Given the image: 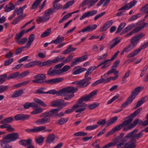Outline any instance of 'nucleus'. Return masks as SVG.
<instances>
[{"mask_svg":"<svg viewBox=\"0 0 148 148\" xmlns=\"http://www.w3.org/2000/svg\"><path fill=\"white\" fill-rule=\"evenodd\" d=\"M78 90L77 87L69 86L64 88L58 91L55 89L51 90L47 92V94H56L58 96H64V99L68 100L73 97L74 96V93L77 92Z\"/></svg>","mask_w":148,"mask_h":148,"instance_id":"f257e3e1","label":"nucleus"},{"mask_svg":"<svg viewBox=\"0 0 148 148\" xmlns=\"http://www.w3.org/2000/svg\"><path fill=\"white\" fill-rule=\"evenodd\" d=\"M142 109V107H140L137 110H136L132 114L127 117L125 118V119H128L127 120H125L123 122L121 123L118 125L115 126L112 129L114 132H116L121 130L123 127L129 125L131 124L133 120V118L136 116L141 111Z\"/></svg>","mask_w":148,"mask_h":148,"instance_id":"f03ea898","label":"nucleus"},{"mask_svg":"<svg viewBox=\"0 0 148 148\" xmlns=\"http://www.w3.org/2000/svg\"><path fill=\"white\" fill-rule=\"evenodd\" d=\"M138 129H135L132 132L127 133L126 135L128 139L130 138L129 140L134 148L136 147V140L142 138L143 136V132H144L142 131V130L136 134L138 132Z\"/></svg>","mask_w":148,"mask_h":148,"instance_id":"7ed1b4c3","label":"nucleus"},{"mask_svg":"<svg viewBox=\"0 0 148 148\" xmlns=\"http://www.w3.org/2000/svg\"><path fill=\"white\" fill-rule=\"evenodd\" d=\"M39 117L42 118L37 120L35 123L37 125H42L49 123L51 118L52 116L50 111L42 113L40 115Z\"/></svg>","mask_w":148,"mask_h":148,"instance_id":"20e7f679","label":"nucleus"},{"mask_svg":"<svg viewBox=\"0 0 148 148\" xmlns=\"http://www.w3.org/2000/svg\"><path fill=\"white\" fill-rule=\"evenodd\" d=\"M54 9L52 8L46 10L44 13V15L38 16L36 21L38 24L41 23H45L48 21L50 18V16L54 12Z\"/></svg>","mask_w":148,"mask_h":148,"instance_id":"39448f33","label":"nucleus"},{"mask_svg":"<svg viewBox=\"0 0 148 148\" xmlns=\"http://www.w3.org/2000/svg\"><path fill=\"white\" fill-rule=\"evenodd\" d=\"M140 124H142L143 126H145L148 125V119L145 121L144 122L138 119H136L135 120L133 123L130 124L126 127H124L123 131H127L129 130H131L134 128L138 123Z\"/></svg>","mask_w":148,"mask_h":148,"instance_id":"423d86ee","label":"nucleus"},{"mask_svg":"<svg viewBox=\"0 0 148 148\" xmlns=\"http://www.w3.org/2000/svg\"><path fill=\"white\" fill-rule=\"evenodd\" d=\"M128 139L126 136L122 139L121 142L117 145L116 148H134L130 140L126 143Z\"/></svg>","mask_w":148,"mask_h":148,"instance_id":"0eeeda50","label":"nucleus"},{"mask_svg":"<svg viewBox=\"0 0 148 148\" xmlns=\"http://www.w3.org/2000/svg\"><path fill=\"white\" fill-rule=\"evenodd\" d=\"M19 137V135L17 132H14L10 134L5 136H3V138L7 143H9L15 141Z\"/></svg>","mask_w":148,"mask_h":148,"instance_id":"6e6552de","label":"nucleus"},{"mask_svg":"<svg viewBox=\"0 0 148 148\" xmlns=\"http://www.w3.org/2000/svg\"><path fill=\"white\" fill-rule=\"evenodd\" d=\"M34 78L35 79L33 80L32 82L33 83L38 84L45 83V80H44V79L46 78V76L44 74H40L35 75Z\"/></svg>","mask_w":148,"mask_h":148,"instance_id":"1a4fd4ad","label":"nucleus"},{"mask_svg":"<svg viewBox=\"0 0 148 148\" xmlns=\"http://www.w3.org/2000/svg\"><path fill=\"white\" fill-rule=\"evenodd\" d=\"M91 79V77H88L87 78H84L80 81H76L75 82L76 84L78 85V87H85L90 84L89 81Z\"/></svg>","mask_w":148,"mask_h":148,"instance_id":"9d476101","label":"nucleus"},{"mask_svg":"<svg viewBox=\"0 0 148 148\" xmlns=\"http://www.w3.org/2000/svg\"><path fill=\"white\" fill-rule=\"evenodd\" d=\"M120 53L119 51L116 52L113 56L112 58L109 60H107L102 62L103 65L101 67L102 69H103L109 66L110 64V61L113 60Z\"/></svg>","mask_w":148,"mask_h":148,"instance_id":"9b49d317","label":"nucleus"},{"mask_svg":"<svg viewBox=\"0 0 148 148\" xmlns=\"http://www.w3.org/2000/svg\"><path fill=\"white\" fill-rule=\"evenodd\" d=\"M97 93L96 90H93L92 92L89 94L86 95L85 96L82 97L79 99V101H88L90 100V99L95 95H96Z\"/></svg>","mask_w":148,"mask_h":148,"instance_id":"f8f14e48","label":"nucleus"},{"mask_svg":"<svg viewBox=\"0 0 148 148\" xmlns=\"http://www.w3.org/2000/svg\"><path fill=\"white\" fill-rule=\"evenodd\" d=\"M60 110V108H56L51 110L50 112L52 117H55L57 118L63 116L64 115V113L62 112L58 113Z\"/></svg>","mask_w":148,"mask_h":148,"instance_id":"ddd939ff","label":"nucleus"},{"mask_svg":"<svg viewBox=\"0 0 148 148\" xmlns=\"http://www.w3.org/2000/svg\"><path fill=\"white\" fill-rule=\"evenodd\" d=\"M29 117V115L28 114H20L16 115L14 119L16 121H25L28 119Z\"/></svg>","mask_w":148,"mask_h":148,"instance_id":"4468645a","label":"nucleus"},{"mask_svg":"<svg viewBox=\"0 0 148 148\" xmlns=\"http://www.w3.org/2000/svg\"><path fill=\"white\" fill-rule=\"evenodd\" d=\"M88 58V56L87 55L83 56L81 57L76 58L75 60L71 63V66L73 67L75 65L77 64L79 62L83 61Z\"/></svg>","mask_w":148,"mask_h":148,"instance_id":"2eb2a0df","label":"nucleus"},{"mask_svg":"<svg viewBox=\"0 0 148 148\" xmlns=\"http://www.w3.org/2000/svg\"><path fill=\"white\" fill-rule=\"evenodd\" d=\"M35 26L33 25L30 28L27 30L26 31H25V30H22L20 32L17 33L16 34L15 37V39L18 40L20 39L25 33H27L29 32L32 31L35 28Z\"/></svg>","mask_w":148,"mask_h":148,"instance_id":"dca6fc26","label":"nucleus"},{"mask_svg":"<svg viewBox=\"0 0 148 148\" xmlns=\"http://www.w3.org/2000/svg\"><path fill=\"white\" fill-rule=\"evenodd\" d=\"M64 79L62 77L53 78L48 80H45V83L49 84H53L59 83L62 81Z\"/></svg>","mask_w":148,"mask_h":148,"instance_id":"f3484780","label":"nucleus"},{"mask_svg":"<svg viewBox=\"0 0 148 148\" xmlns=\"http://www.w3.org/2000/svg\"><path fill=\"white\" fill-rule=\"evenodd\" d=\"M97 13V11L96 10H93L91 11H88L84 13L82 16H81L79 19L82 20L85 18L87 17L91 16H93Z\"/></svg>","mask_w":148,"mask_h":148,"instance_id":"a211bd4d","label":"nucleus"},{"mask_svg":"<svg viewBox=\"0 0 148 148\" xmlns=\"http://www.w3.org/2000/svg\"><path fill=\"white\" fill-rule=\"evenodd\" d=\"M79 66L75 67L72 71V74L74 75L78 74L83 72L87 71L85 68H79Z\"/></svg>","mask_w":148,"mask_h":148,"instance_id":"6ab92c4d","label":"nucleus"},{"mask_svg":"<svg viewBox=\"0 0 148 148\" xmlns=\"http://www.w3.org/2000/svg\"><path fill=\"white\" fill-rule=\"evenodd\" d=\"M143 89V88L142 86H139L136 88L129 97L133 100L139 92Z\"/></svg>","mask_w":148,"mask_h":148,"instance_id":"aec40b11","label":"nucleus"},{"mask_svg":"<svg viewBox=\"0 0 148 148\" xmlns=\"http://www.w3.org/2000/svg\"><path fill=\"white\" fill-rule=\"evenodd\" d=\"M59 71L58 70L53 69L51 66L47 71V75L53 76L57 74H59Z\"/></svg>","mask_w":148,"mask_h":148,"instance_id":"412c9836","label":"nucleus"},{"mask_svg":"<svg viewBox=\"0 0 148 148\" xmlns=\"http://www.w3.org/2000/svg\"><path fill=\"white\" fill-rule=\"evenodd\" d=\"M97 27L96 24H94L87 26L84 28L82 31L83 32H90L95 30Z\"/></svg>","mask_w":148,"mask_h":148,"instance_id":"4be33fe9","label":"nucleus"},{"mask_svg":"<svg viewBox=\"0 0 148 148\" xmlns=\"http://www.w3.org/2000/svg\"><path fill=\"white\" fill-rule=\"evenodd\" d=\"M23 93V90L21 89L15 91L11 95V97L12 98H16L22 95Z\"/></svg>","mask_w":148,"mask_h":148,"instance_id":"5701e85b","label":"nucleus"},{"mask_svg":"<svg viewBox=\"0 0 148 148\" xmlns=\"http://www.w3.org/2000/svg\"><path fill=\"white\" fill-rule=\"evenodd\" d=\"M64 40V37L59 35L55 40H52L49 43H54L55 44L57 45L63 42Z\"/></svg>","mask_w":148,"mask_h":148,"instance_id":"b1692460","label":"nucleus"},{"mask_svg":"<svg viewBox=\"0 0 148 148\" xmlns=\"http://www.w3.org/2000/svg\"><path fill=\"white\" fill-rule=\"evenodd\" d=\"M32 140L31 138H28L27 140H21L19 141V143L20 145L24 146H27L28 145H31L32 142Z\"/></svg>","mask_w":148,"mask_h":148,"instance_id":"393cba45","label":"nucleus"},{"mask_svg":"<svg viewBox=\"0 0 148 148\" xmlns=\"http://www.w3.org/2000/svg\"><path fill=\"white\" fill-rule=\"evenodd\" d=\"M15 8V7L14 4L10 2L6 5L5 11V12H8L14 10Z\"/></svg>","mask_w":148,"mask_h":148,"instance_id":"a878e982","label":"nucleus"},{"mask_svg":"<svg viewBox=\"0 0 148 148\" xmlns=\"http://www.w3.org/2000/svg\"><path fill=\"white\" fill-rule=\"evenodd\" d=\"M83 101H79V99L78 100L77 103L73 105V108H78L79 107L81 108H86L87 105L84 103L82 102Z\"/></svg>","mask_w":148,"mask_h":148,"instance_id":"bb28decb","label":"nucleus"},{"mask_svg":"<svg viewBox=\"0 0 148 148\" xmlns=\"http://www.w3.org/2000/svg\"><path fill=\"white\" fill-rule=\"evenodd\" d=\"M142 50V49L140 47L138 49L135 50L133 52L128 54L127 56V57L128 58H129L135 56L137 55Z\"/></svg>","mask_w":148,"mask_h":148,"instance_id":"cd10ccee","label":"nucleus"},{"mask_svg":"<svg viewBox=\"0 0 148 148\" xmlns=\"http://www.w3.org/2000/svg\"><path fill=\"white\" fill-rule=\"evenodd\" d=\"M118 119V118L116 116H114L106 122V126L108 127L114 123Z\"/></svg>","mask_w":148,"mask_h":148,"instance_id":"c85d7f7f","label":"nucleus"},{"mask_svg":"<svg viewBox=\"0 0 148 148\" xmlns=\"http://www.w3.org/2000/svg\"><path fill=\"white\" fill-rule=\"evenodd\" d=\"M133 48L132 45H129L127 46L124 47L122 50L121 53V55L124 54V52L128 53L131 51Z\"/></svg>","mask_w":148,"mask_h":148,"instance_id":"c756f323","label":"nucleus"},{"mask_svg":"<svg viewBox=\"0 0 148 148\" xmlns=\"http://www.w3.org/2000/svg\"><path fill=\"white\" fill-rule=\"evenodd\" d=\"M133 100L132 99L129 97L127 98V100L121 105V108H124L127 106L128 105L132 103Z\"/></svg>","mask_w":148,"mask_h":148,"instance_id":"7c9ffc66","label":"nucleus"},{"mask_svg":"<svg viewBox=\"0 0 148 148\" xmlns=\"http://www.w3.org/2000/svg\"><path fill=\"white\" fill-rule=\"evenodd\" d=\"M120 42V40H117L116 38L112 40L110 42L111 46L110 48V49H112Z\"/></svg>","mask_w":148,"mask_h":148,"instance_id":"2f4dec72","label":"nucleus"},{"mask_svg":"<svg viewBox=\"0 0 148 148\" xmlns=\"http://www.w3.org/2000/svg\"><path fill=\"white\" fill-rule=\"evenodd\" d=\"M44 66H50L56 63L54 59L53 60H49L44 62Z\"/></svg>","mask_w":148,"mask_h":148,"instance_id":"473e14b6","label":"nucleus"},{"mask_svg":"<svg viewBox=\"0 0 148 148\" xmlns=\"http://www.w3.org/2000/svg\"><path fill=\"white\" fill-rule=\"evenodd\" d=\"M62 101V99L53 101L51 103V106L55 107L61 106Z\"/></svg>","mask_w":148,"mask_h":148,"instance_id":"72a5a7b5","label":"nucleus"},{"mask_svg":"<svg viewBox=\"0 0 148 148\" xmlns=\"http://www.w3.org/2000/svg\"><path fill=\"white\" fill-rule=\"evenodd\" d=\"M96 69V67L94 66H91L87 70L86 73L85 74V78H87L88 76L91 74L92 71Z\"/></svg>","mask_w":148,"mask_h":148,"instance_id":"f704fd0d","label":"nucleus"},{"mask_svg":"<svg viewBox=\"0 0 148 148\" xmlns=\"http://www.w3.org/2000/svg\"><path fill=\"white\" fill-rule=\"evenodd\" d=\"M55 136L53 134H51L47 137V142L48 143H50L53 142L55 139Z\"/></svg>","mask_w":148,"mask_h":148,"instance_id":"c9c22d12","label":"nucleus"},{"mask_svg":"<svg viewBox=\"0 0 148 148\" xmlns=\"http://www.w3.org/2000/svg\"><path fill=\"white\" fill-rule=\"evenodd\" d=\"M17 77H18L19 78V72H16L10 75L8 77L7 79L8 80L14 79Z\"/></svg>","mask_w":148,"mask_h":148,"instance_id":"e433bc0d","label":"nucleus"},{"mask_svg":"<svg viewBox=\"0 0 148 148\" xmlns=\"http://www.w3.org/2000/svg\"><path fill=\"white\" fill-rule=\"evenodd\" d=\"M43 111V109L41 108H37L31 112L32 115H36L42 113Z\"/></svg>","mask_w":148,"mask_h":148,"instance_id":"4c0bfd02","label":"nucleus"},{"mask_svg":"<svg viewBox=\"0 0 148 148\" xmlns=\"http://www.w3.org/2000/svg\"><path fill=\"white\" fill-rule=\"evenodd\" d=\"M139 42L135 36H133L130 39L131 43L130 44L132 45L134 48L137 45Z\"/></svg>","mask_w":148,"mask_h":148,"instance_id":"58836bf2","label":"nucleus"},{"mask_svg":"<svg viewBox=\"0 0 148 148\" xmlns=\"http://www.w3.org/2000/svg\"><path fill=\"white\" fill-rule=\"evenodd\" d=\"M13 120L12 117H10L3 119L1 121V123L2 124L10 123L12 122Z\"/></svg>","mask_w":148,"mask_h":148,"instance_id":"ea45409f","label":"nucleus"},{"mask_svg":"<svg viewBox=\"0 0 148 148\" xmlns=\"http://www.w3.org/2000/svg\"><path fill=\"white\" fill-rule=\"evenodd\" d=\"M110 0H101L100 2L97 5V6L99 7L104 2V3L103 5V7H104L107 6L108 4L110 2Z\"/></svg>","mask_w":148,"mask_h":148,"instance_id":"a19ab883","label":"nucleus"},{"mask_svg":"<svg viewBox=\"0 0 148 148\" xmlns=\"http://www.w3.org/2000/svg\"><path fill=\"white\" fill-rule=\"evenodd\" d=\"M42 0H36L32 4L31 9H34L36 8Z\"/></svg>","mask_w":148,"mask_h":148,"instance_id":"79ce46f5","label":"nucleus"},{"mask_svg":"<svg viewBox=\"0 0 148 148\" xmlns=\"http://www.w3.org/2000/svg\"><path fill=\"white\" fill-rule=\"evenodd\" d=\"M122 140H121L120 138H119V137L117 136L116 138L113 139L112 141V142H111L112 143V145L113 146L116 145L119 143L121 142Z\"/></svg>","mask_w":148,"mask_h":148,"instance_id":"37998d69","label":"nucleus"},{"mask_svg":"<svg viewBox=\"0 0 148 148\" xmlns=\"http://www.w3.org/2000/svg\"><path fill=\"white\" fill-rule=\"evenodd\" d=\"M133 27L134 26L132 25H130L128 26L123 30L122 32L120 34V35L125 34L131 30L133 28Z\"/></svg>","mask_w":148,"mask_h":148,"instance_id":"c03bdc74","label":"nucleus"},{"mask_svg":"<svg viewBox=\"0 0 148 148\" xmlns=\"http://www.w3.org/2000/svg\"><path fill=\"white\" fill-rule=\"evenodd\" d=\"M70 69V66L69 65H65L61 69H58L59 71V74L62 72H66L68 71Z\"/></svg>","mask_w":148,"mask_h":148,"instance_id":"a18cd8bd","label":"nucleus"},{"mask_svg":"<svg viewBox=\"0 0 148 148\" xmlns=\"http://www.w3.org/2000/svg\"><path fill=\"white\" fill-rule=\"evenodd\" d=\"M23 18V17L22 15H21L19 16L14 19L12 23V24L13 25H15L17 23Z\"/></svg>","mask_w":148,"mask_h":148,"instance_id":"49530a36","label":"nucleus"},{"mask_svg":"<svg viewBox=\"0 0 148 148\" xmlns=\"http://www.w3.org/2000/svg\"><path fill=\"white\" fill-rule=\"evenodd\" d=\"M9 88V87L8 86L0 85V94L7 91Z\"/></svg>","mask_w":148,"mask_h":148,"instance_id":"de8ad7c7","label":"nucleus"},{"mask_svg":"<svg viewBox=\"0 0 148 148\" xmlns=\"http://www.w3.org/2000/svg\"><path fill=\"white\" fill-rule=\"evenodd\" d=\"M74 3V1L72 0L68 1L64 5V7L62 8L63 10L69 8V7L72 5Z\"/></svg>","mask_w":148,"mask_h":148,"instance_id":"09e8293b","label":"nucleus"},{"mask_svg":"<svg viewBox=\"0 0 148 148\" xmlns=\"http://www.w3.org/2000/svg\"><path fill=\"white\" fill-rule=\"evenodd\" d=\"M30 82L29 81H26L25 82L16 84L14 85V86L16 88H19L29 83Z\"/></svg>","mask_w":148,"mask_h":148,"instance_id":"8fccbe9b","label":"nucleus"},{"mask_svg":"<svg viewBox=\"0 0 148 148\" xmlns=\"http://www.w3.org/2000/svg\"><path fill=\"white\" fill-rule=\"evenodd\" d=\"M7 77V75L6 73L0 75V84L6 81V78Z\"/></svg>","mask_w":148,"mask_h":148,"instance_id":"3c124183","label":"nucleus"},{"mask_svg":"<svg viewBox=\"0 0 148 148\" xmlns=\"http://www.w3.org/2000/svg\"><path fill=\"white\" fill-rule=\"evenodd\" d=\"M34 101L36 103L39 104L43 107H45L47 105L43 101L38 99H34Z\"/></svg>","mask_w":148,"mask_h":148,"instance_id":"603ef678","label":"nucleus"},{"mask_svg":"<svg viewBox=\"0 0 148 148\" xmlns=\"http://www.w3.org/2000/svg\"><path fill=\"white\" fill-rule=\"evenodd\" d=\"M119 73V71H116V69L111 67V69L109 70L107 73V74L109 75L112 73H114V75H116Z\"/></svg>","mask_w":148,"mask_h":148,"instance_id":"864d4df0","label":"nucleus"},{"mask_svg":"<svg viewBox=\"0 0 148 148\" xmlns=\"http://www.w3.org/2000/svg\"><path fill=\"white\" fill-rule=\"evenodd\" d=\"M125 25L126 23H123L120 24L118 27L116 33L117 34L120 32L124 28Z\"/></svg>","mask_w":148,"mask_h":148,"instance_id":"5fc2aeb1","label":"nucleus"},{"mask_svg":"<svg viewBox=\"0 0 148 148\" xmlns=\"http://www.w3.org/2000/svg\"><path fill=\"white\" fill-rule=\"evenodd\" d=\"M68 121V119L63 117L61 118L58 120V124L60 125L64 124L66 122Z\"/></svg>","mask_w":148,"mask_h":148,"instance_id":"6e6d98bb","label":"nucleus"},{"mask_svg":"<svg viewBox=\"0 0 148 148\" xmlns=\"http://www.w3.org/2000/svg\"><path fill=\"white\" fill-rule=\"evenodd\" d=\"M51 30L50 28L48 29L47 31H45L41 35V37H45L49 36L51 32Z\"/></svg>","mask_w":148,"mask_h":148,"instance_id":"4d7b16f0","label":"nucleus"},{"mask_svg":"<svg viewBox=\"0 0 148 148\" xmlns=\"http://www.w3.org/2000/svg\"><path fill=\"white\" fill-rule=\"evenodd\" d=\"M36 132H39L45 130L46 127L45 126H40L38 127H35Z\"/></svg>","mask_w":148,"mask_h":148,"instance_id":"13d9d810","label":"nucleus"},{"mask_svg":"<svg viewBox=\"0 0 148 148\" xmlns=\"http://www.w3.org/2000/svg\"><path fill=\"white\" fill-rule=\"evenodd\" d=\"M71 16V14L68 13L64 16L60 20L59 22V23H61L64 22L69 17Z\"/></svg>","mask_w":148,"mask_h":148,"instance_id":"bf43d9fd","label":"nucleus"},{"mask_svg":"<svg viewBox=\"0 0 148 148\" xmlns=\"http://www.w3.org/2000/svg\"><path fill=\"white\" fill-rule=\"evenodd\" d=\"M98 125H90L87 127L86 128V130H91L97 128L98 127Z\"/></svg>","mask_w":148,"mask_h":148,"instance_id":"052dcab7","label":"nucleus"},{"mask_svg":"<svg viewBox=\"0 0 148 148\" xmlns=\"http://www.w3.org/2000/svg\"><path fill=\"white\" fill-rule=\"evenodd\" d=\"M45 88L41 87L38 89L36 91V93L38 94H47V92H44L43 91Z\"/></svg>","mask_w":148,"mask_h":148,"instance_id":"680f3d73","label":"nucleus"},{"mask_svg":"<svg viewBox=\"0 0 148 148\" xmlns=\"http://www.w3.org/2000/svg\"><path fill=\"white\" fill-rule=\"evenodd\" d=\"M145 34L141 33L137 35H135L134 36L139 41V40L140 39L143 38L145 36Z\"/></svg>","mask_w":148,"mask_h":148,"instance_id":"e2e57ef3","label":"nucleus"},{"mask_svg":"<svg viewBox=\"0 0 148 148\" xmlns=\"http://www.w3.org/2000/svg\"><path fill=\"white\" fill-rule=\"evenodd\" d=\"M99 105V104L98 103L95 102L93 104L89 105L88 107V108L89 109H92L98 107Z\"/></svg>","mask_w":148,"mask_h":148,"instance_id":"0e129e2a","label":"nucleus"},{"mask_svg":"<svg viewBox=\"0 0 148 148\" xmlns=\"http://www.w3.org/2000/svg\"><path fill=\"white\" fill-rule=\"evenodd\" d=\"M73 56L74 55L72 54H70L68 57L63 61L64 62L66 63L69 62L73 58Z\"/></svg>","mask_w":148,"mask_h":148,"instance_id":"69168bd1","label":"nucleus"},{"mask_svg":"<svg viewBox=\"0 0 148 148\" xmlns=\"http://www.w3.org/2000/svg\"><path fill=\"white\" fill-rule=\"evenodd\" d=\"M30 73V72L28 71H26L23 73L19 74V78H21L27 75Z\"/></svg>","mask_w":148,"mask_h":148,"instance_id":"338daca9","label":"nucleus"},{"mask_svg":"<svg viewBox=\"0 0 148 148\" xmlns=\"http://www.w3.org/2000/svg\"><path fill=\"white\" fill-rule=\"evenodd\" d=\"M27 40V39L26 38H24L21 39L20 40L17 41L18 43L20 45H22L25 43Z\"/></svg>","mask_w":148,"mask_h":148,"instance_id":"774afa93","label":"nucleus"}]
</instances>
